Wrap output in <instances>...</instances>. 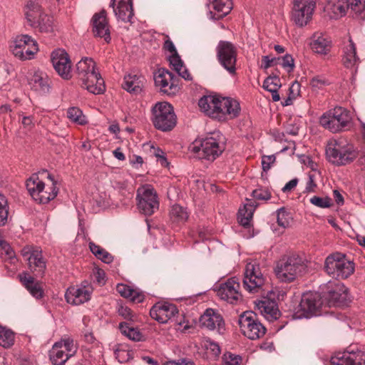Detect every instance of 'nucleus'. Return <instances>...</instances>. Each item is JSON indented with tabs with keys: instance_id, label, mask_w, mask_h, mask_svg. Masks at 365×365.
I'll return each instance as SVG.
<instances>
[{
	"instance_id": "nucleus-23",
	"label": "nucleus",
	"mask_w": 365,
	"mask_h": 365,
	"mask_svg": "<svg viewBox=\"0 0 365 365\" xmlns=\"http://www.w3.org/2000/svg\"><path fill=\"white\" fill-rule=\"evenodd\" d=\"M202 327L209 330H217L221 334L225 330V322L222 317L212 309H207L200 318Z\"/></svg>"
},
{
	"instance_id": "nucleus-50",
	"label": "nucleus",
	"mask_w": 365,
	"mask_h": 365,
	"mask_svg": "<svg viewBox=\"0 0 365 365\" xmlns=\"http://www.w3.org/2000/svg\"><path fill=\"white\" fill-rule=\"evenodd\" d=\"M301 85L298 82H294L289 88L288 96L284 101L282 102V106H287L293 103L294 101L297 99L300 95Z\"/></svg>"
},
{
	"instance_id": "nucleus-19",
	"label": "nucleus",
	"mask_w": 365,
	"mask_h": 365,
	"mask_svg": "<svg viewBox=\"0 0 365 365\" xmlns=\"http://www.w3.org/2000/svg\"><path fill=\"white\" fill-rule=\"evenodd\" d=\"M93 292L92 285L88 282H84L80 286L68 288L65 294V298L68 304L80 305L91 299Z\"/></svg>"
},
{
	"instance_id": "nucleus-31",
	"label": "nucleus",
	"mask_w": 365,
	"mask_h": 365,
	"mask_svg": "<svg viewBox=\"0 0 365 365\" xmlns=\"http://www.w3.org/2000/svg\"><path fill=\"white\" fill-rule=\"evenodd\" d=\"M29 85L32 90L36 91L40 95H44L49 92L50 79L43 72L35 71L29 79Z\"/></svg>"
},
{
	"instance_id": "nucleus-11",
	"label": "nucleus",
	"mask_w": 365,
	"mask_h": 365,
	"mask_svg": "<svg viewBox=\"0 0 365 365\" xmlns=\"http://www.w3.org/2000/svg\"><path fill=\"white\" fill-rule=\"evenodd\" d=\"M304 268L302 259L292 255L279 260L275 269L277 278L282 282H292Z\"/></svg>"
},
{
	"instance_id": "nucleus-5",
	"label": "nucleus",
	"mask_w": 365,
	"mask_h": 365,
	"mask_svg": "<svg viewBox=\"0 0 365 365\" xmlns=\"http://www.w3.org/2000/svg\"><path fill=\"white\" fill-rule=\"evenodd\" d=\"M151 120L154 127L163 132L172 130L177 124L173 107L167 102L156 103L152 108Z\"/></svg>"
},
{
	"instance_id": "nucleus-18",
	"label": "nucleus",
	"mask_w": 365,
	"mask_h": 365,
	"mask_svg": "<svg viewBox=\"0 0 365 365\" xmlns=\"http://www.w3.org/2000/svg\"><path fill=\"white\" fill-rule=\"evenodd\" d=\"M315 6V0H294L293 21L299 26L307 25L312 19Z\"/></svg>"
},
{
	"instance_id": "nucleus-29",
	"label": "nucleus",
	"mask_w": 365,
	"mask_h": 365,
	"mask_svg": "<svg viewBox=\"0 0 365 365\" xmlns=\"http://www.w3.org/2000/svg\"><path fill=\"white\" fill-rule=\"evenodd\" d=\"M145 78L142 75L129 73L124 76L122 87L131 94H140L145 86Z\"/></svg>"
},
{
	"instance_id": "nucleus-47",
	"label": "nucleus",
	"mask_w": 365,
	"mask_h": 365,
	"mask_svg": "<svg viewBox=\"0 0 365 365\" xmlns=\"http://www.w3.org/2000/svg\"><path fill=\"white\" fill-rule=\"evenodd\" d=\"M14 332L6 327L0 326V346L9 348L14 344Z\"/></svg>"
},
{
	"instance_id": "nucleus-16",
	"label": "nucleus",
	"mask_w": 365,
	"mask_h": 365,
	"mask_svg": "<svg viewBox=\"0 0 365 365\" xmlns=\"http://www.w3.org/2000/svg\"><path fill=\"white\" fill-rule=\"evenodd\" d=\"M264 284V277L260 270L259 265L256 262H249L246 264L243 286L251 293L259 292Z\"/></svg>"
},
{
	"instance_id": "nucleus-43",
	"label": "nucleus",
	"mask_w": 365,
	"mask_h": 365,
	"mask_svg": "<svg viewBox=\"0 0 365 365\" xmlns=\"http://www.w3.org/2000/svg\"><path fill=\"white\" fill-rule=\"evenodd\" d=\"M119 330L121 334L134 341H140L143 340V333L137 327L130 326L128 322H121L119 324Z\"/></svg>"
},
{
	"instance_id": "nucleus-42",
	"label": "nucleus",
	"mask_w": 365,
	"mask_h": 365,
	"mask_svg": "<svg viewBox=\"0 0 365 365\" xmlns=\"http://www.w3.org/2000/svg\"><path fill=\"white\" fill-rule=\"evenodd\" d=\"M281 86L280 78L277 76L267 77L263 83V88L272 93V98L274 102L280 100L278 90Z\"/></svg>"
},
{
	"instance_id": "nucleus-13",
	"label": "nucleus",
	"mask_w": 365,
	"mask_h": 365,
	"mask_svg": "<svg viewBox=\"0 0 365 365\" xmlns=\"http://www.w3.org/2000/svg\"><path fill=\"white\" fill-rule=\"evenodd\" d=\"M324 305L320 294L317 292L304 293L300 303L296 308L294 317L296 318H309L317 315L319 309Z\"/></svg>"
},
{
	"instance_id": "nucleus-26",
	"label": "nucleus",
	"mask_w": 365,
	"mask_h": 365,
	"mask_svg": "<svg viewBox=\"0 0 365 365\" xmlns=\"http://www.w3.org/2000/svg\"><path fill=\"white\" fill-rule=\"evenodd\" d=\"M202 147V158L208 160H214L223 151V147L220 145V140L215 137H207L200 143Z\"/></svg>"
},
{
	"instance_id": "nucleus-36",
	"label": "nucleus",
	"mask_w": 365,
	"mask_h": 365,
	"mask_svg": "<svg viewBox=\"0 0 365 365\" xmlns=\"http://www.w3.org/2000/svg\"><path fill=\"white\" fill-rule=\"evenodd\" d=\"M255 208V202L248 200L242 207L239 209L237 220L239 223L244 227L249 228L251 227Z\"/></svg>"
},
{
	"instance_id": "nucleus-56",
	"label": "nucleus",
	"mask_w": 365,
	"mask_h": 365,
	"mask_svg": "<svg viewBox=\"0 0 365 365\" xmlns=\"http://www.w3.org/2000/svg\"><path fill=\"white\" fill-rule=\"evenodd\" d=\"M252 195L257 200H267L271 197V192L268 188H257L252 192Z\"/></svg>"
},
{
	"instance_id": "nucleus-24",
	"label": "nucleus",
	"mask_w": 365,
	"mask_h": 365,
	"mask_svg": "<svg viewBox=\"0 0 365 365\" xmlns=\"http://www.w3.org/2000/svg\"><path fill=\"white\" fill-rule=\"evenodd\" d=\"M175 305L169 303H157L150 311V317L159 323H167L178 314Z\"/></svg>"
},
{
	"instance_id": "nucleus-39",
	"label": "nucleus",
	"mask_w": 365,
	"mask_h": 365,
	"mask_svg": "<svg viewBox=\"0 0 365 365\" xmlns=\"http://www.w3.org/2000/svg\"><path fill=\"white\" fill-rule=\"evenodd\" d=\"M76 70L78 80L86 79V76L98 72L96 63L92 58L88 57L83 58L77 63Z\"/></svg>"
},
{
	"instance_id": "nucleus-32",
	"label": "nucleus",
	"mask_w": 365,
	"mask_h": 365,
	"mask_svg": "<svg viewBox=\"0 0 365 365\" xmlns=\"http://www.w3.org/2000/svg\"><path fill=\"white\" fill-rule=\"evenodd\" d=\"M116 291L121 297L129 299L134 304L142 303L145 299V295L142 290L125 284H118L116 286Z\"/></svg>"
},
{
	"instance_id": "nucleus-51",
	"label": "nucleus",
	"mask_w": 365,
	"mask_h": 365,
	"mask_svg": "<svg viewBox=\"0 0 365 365\" xmlns=\"http://www.w3.org/2000/svg\"><path fill=\"white\" fill-rule=\"evenodd\" d=\"M118 313L119 316L122 317L125 319L133 322L138 321V316L126 305H119L118 307Z\"/></svg>"
},
{
	"instance_id": "nucleus-6",
	"label": "nucleus",
	"mask_w": 365,
	"mask_h": 365,
	"mask_svg": "<svg viewBox=\"0 0 365 365\" xmlns=\"http://www.w3.org/2000/svg\"><path fill=\"white\" fill-rule=\"evenodd\" d=\"M319 123L324 128L332 133L347 130L351 127V115L342 107H335L324 113Z\"/></svg>"
},
{
	"instance_id": "nucleus-20",
	"label": "nucleus",
	"mask_w": 365,
	"mask_h": 365,
	"mask_svg": "<svg viewBox=\"0 0 365 365\" xmlns=\"http://www.w3.org/2000/svg\"><path fill=\"white\" fill-rule=\"evenodd\" d=\"M51 63L56 73L63 79L71 78V61L68 54L63 49H56L51 53Z\"/></svg>"
},
{
	"instance_id": "nucleus-49",
	"label": "nucleus",
	"mask_w": 365,
	"mask_h": 365,
	"mask_svg": "<svg viewBox=\"0 0 365 365\" xmlns=\"http://www.w3.org/2000/svg\"><path fill=\"white\" fill-rule=\"evenodd\" d=\"M170 217L173 221L180 223L185 222L187 219L188 215L182 206L175 205L170 211Z\"/></svg>"
},
{
	"instance_id": "nucleus-22",
	"label": "nucleus",
	"mask_w": 365,
	"mask_h": 365,
	"mask_svg": "<svg viewBox=\"0 0 365 365\" xmlns=\"http://www.w3.org/2000/svg\"><path fill=\"white\" fill-rule=\"evenodd\" d=\"M154 81L155 86L167 95H173L178 91V86L173 80V74L168 70L158 69L155 73Z\"/></svg>"
},
{
	"instance_id": "nucleus-4",
	"label": "nucleus",
	"mask_w": 365,
	"mask_h": 365,
	"mask_svg": "<svg viewBox=\"0 0 365 365\" xmlns=\"http://www.w3.org/2000/svg\"><path fill=\"white\" fill-rule=\"evenodd\" d=\"M321 291L324 306L341 307L350 301L349 289L341 282L329 281L321 287Z\"/></svg>"
},
{
	"instance_id": "nucleus-40",
	"label": "nucleus",
	"mask_w": 365,
	"mask_h": 365,
	"mask_svg": "<svg viewBox=\"0 0 365 365\" xmlns=\"http://www.w3.org/2000/svg\"><path fill=\"white\" fill-rule=\"evenodd\" d=\"M257 307L261 314L267 319H277L279 316V309L274 301L268 299L259 301Z\"/></svg>"
},
{
	"instance_id": "nucleus-63",
	"label": "nucleus",
	"mask_w": 365,
	"mask_h": 365,
	"mask_svg": "<svg viewBox=\"0 0 365 365\" xmlns=\"http://www.w3.org/2000/svg\"><path fill=\"white\" fill-rule=\"evenodd\" d=\"M5 252L6 257L4 258V260L5 262L6 263V266H7V264H10L15 266L18 262V259L16 257L14 251L11 248L8 247Z\"/></svg>"
},
{
	"instance_id": "nucleus-9",
	"label": "nucleus",
	"mask_w": 365,
	"mask_h": 365,
	"mask_svg": "<svg viewBox=\"0 0 365 365\" xmlns=\"http://www.w3.org/2000/svg\"><path fill=\"white\" fill-rule=\"evenodd\" d=\"M77 351V346L71 337L55 342L49 351V359L53 365H64Z\"/></svg>"
},
{
	"instance_id": "nucleus-38",
	"label": "nucleus",
	"mask_w": 365,
	"mask_h": 365,
	"mask_svg": "<svg viewBox=\"0 0 365 365\" xmlns=\"http://www.w3.org/2000/svg\"><path fill=\"white\" fill-rule=\"evenodd\" d=\"M58 194V189L56 183L51 178L50 175H48L47 183L44 189L41 190L40 195L36 198L35 201L38 203L46 204L50 200L54 199Z\"/></svg>"
},
{
	"instance_id": "nucleus-17",
	"label": "nucleus",
	"mask_w": 365,
	"mask_h": 365,
	"mask_svg": "<svg viewBox=\"0 0 365 365\" xmlns=\"http://www.w3.org/2000/svg\"><path fill=\"white\" fill-rule=\"evenodd\" d=\"M240 289L239 279L236 277H231L219 285L217 289V294L221 299L230 304H236L242 298Z\"/></svg>"
},
{
	"instance_id": "nucleus-44",
	"label": "nucleus",
	"mask_w": 365,
	"mask_h": 365,
	"mask_svg": "<svg viewBox=\"0 0 365 365\" xmlns=\"http://www.w3.org/2000/svg\"><path fill=\"white\" fill-rule=\"evenodd\" d=\"M67 118L73 123L79 125H85L88 121L83 111L77 107H71L66 112Z\"/></svg>"
},
{
	"instance_id": "nucleus-37",
	"label": "nucleus",
	"mask_w": 365,
	"mask_h": 365,
	"mask_svg": "<svg viewBox=\"0 0 365 365\" xmlns=\"http://www.w3.org/2000/svg\"><path fill=\"white\" fill-rule=\"evenodd\" d=\"M19 279L22 284L33 297L36 299L42 297L43 289L41 284L36 282L33 277L26 272H24L19 275Z\"/></svg>"
},
{
	"instance_id": "nucleus-61",
	"label": "nucleus",
	"mask_w": 365,
	"mask_h": 365,
	"mask_svg": "<svg viewBox=\"0 0 365 365\" xmlns=\"http://www.w3.org/2000/svg\"><path fill=\"white\" fill-rule=\"evenodd\" d=\"M84 341L86 343L88 344V345H91L90 347H88V349H101L99 342L95 339L94 336L92 333L86 332L84 334L83 336Z\"/></svg>"
},
{
	"instance_id": "nucleus-14",
	"label": "nucleus",
	"mask_w": 365,
	"mask_h": 365,
	"mask_svg": "<svg viewBox=\"0 0 365 365\" xmlns=\"http://www.w3.org/2000/svg\"><path fill=\"white\" fill-rule=\"evenodd\" d=\"M21 255L27 262L29 269L36 276L43 274L46 268V262L43 257L42 250L34 245H26L22 248Z\"/></svg>"
},
{
	"instance_id": "nucleus-2",
	"label": "nucleus",
	"mask_w": 365,
	"mask_h": 365,
	"mask_svg": "<svg viewBox=\"0 0 365 365\" xmlns=\"http://www.w3.org/2000/svg\"><path fill=\"white\" fill-rule=\"evenodd\" d=\"M326 154L329 162L341 166L352 163L357 158L358 151L346 138L340 137L328 142Z\"/></svg>"
},
{
	"instance_id": "nucleus-59",
	"label": "nucleus",
	"mask_w": 365,
	"mask_h": 365,
	"mask_svg": "<svg viewBox=\"0 0 365 365\" xmlns=\"http://www.w3.org/2000/svg\"><path fill=\"white\" fill-rule=\"evenodd\" d=\"M279 63H281L282 67L288 72L292 71L294 66V59L289 54H286L284 57L280 58Z\"/></svg>"
},
{
	"instance_id": "nucleus-10",
	"label": "nucleus",
	"mask_w": 365,
	"mask_h": 365,
	"mask_svg": "<svg viewBox=\"0 0 365 365\" xmlns=\"http://www.w3.org/2000/svg\"><path fill=\"white\" fill-rule=\"evenodd\" d=\"M351 9L356 14H360L365 9V0H329L324 11L331 19H339Z\"/></svg>"
},
{
	"instance_id": "nucleus-55",
	"label": "nucleus",
	"mask_w": 365,
	"mask_h": 365,
	"mask_svg": "<svg viewBox=\"0 0 365 365\" xmlns=\"http://www.w3.org/2000/svg\"><path fill=\"white\" fill-rule=\"evenodd\" d=\"M242 359L240 355L227 352L222 356L223 365H241Z\"/></svg>"
},
{
	"instance_id": "nucleus-45",
	"label": "nucleus",
	"mask_w": 365,
	"mask_h": 365,
	"mask_svg": "<svg viewBox=\"0 0 365 365\" xmlns=\"http://www.w3.org/2000/svg\"><path fill=\"white\" fill-rule=\"evenodd\" d=\"M89 248L95 257L101 260L103 262L110 264L113 262V257L101 246L96 245L93 242H89Z\"/></svg>"
},
{
	"instance_id": "nucleus-3",
	"label": "nucleus",
	"mask_w": 365,
	"mask_h": 365,
	"mask_svg": "<svg viewBox=\"0 0 365 365\" xmlns=\"http://www.w3.org/2000/svg\"><path fill=\"white\" fill-rule=\"evenodd\" d=\"M325 272L332 278L346 279L354 272V263L344 254L334 252L329 255L324 261Z\"/></svg>"
},
{
	"instance_id": "nucleus-52",
	"label": "nucleus",
	"mask_w": 365,
	"mask_h": 365,
	"mask_svg": "<svg viewBox=\"0 0 365 365\" xmlns=\"http://www.w3.org/2000/svg\"><path fill=\"white\" fill-rule=\"evenodd\" d=\"M291 219L290 214L284 208H280L277 210V221L280 227H287L290 224Z\"/></svg>"
},
{
	"instance_id": "nucleus-35",
	"label": "nucleus",
	"mask_w": 365,
	"mask_h": 365,
	"mask_svg": "<svg viewBox=\"0 0 365 365\" xmlns=\"http://www.w3.org/2000/svg\"><path fill=\"white\" fill-rule=\"evenodd\" d=\"M24 14L29 25L36 24L37 20L44 14L38 0H29L24 6Z\"/></svg>"
},
{
	"instance_id": "nucleus-27",
	"label": "nucleus",
	"mask_w": 365,
	"mask_h": 365,
	"mask_svg": "<svg viewBox=\"0 0 365 365\" xmlns=\"http://www.w3.org/2000/svg\"><path fill=\"white\" fill-rule=\"evenodd\" d=\"M110 6L113 7L118 20L124 22L130 21L133 16L132 0H111Z\"/></svg>"
},
{
	"instance_id": "nucleus-41",
	"label": "nucleus",
	"mask_w": 365,
	"mask_h": 365,
	"mask_svg": "<svg viewBox=\"0 0 365 365\" xmlns=\"http://www.w3.org/2000/svg\"><path fill=\"white\" fill-rule=\"evenodd\" d=\"M47 182H45L41 180L37 174H33L26 181V188L28 192L35 200L40 195L41 190L44 189Z\"/></svg>"
},
{
	"instance_id": "nucleus-58",
	"label": "nucleus",
	"mask_w": 365,
	"mask_h": 365,
	"mask_svg": "<svg viewBox=\"0 0 365 365\" xmlns=\"http://www.w3.org/2000/svg\"><path fill=\"white\" fill-rule=\"evenodd\" d=\"M280 58L270 57L269 56H264L262 58L261 67L267 69L279 63Z\"/></svg>"
},
{
	"instance_id": "nucleus-8",
	"label": "nucleus",
	"mask_w": 365,
	"mask_h": 365,
	"mask_svg": "<svg viewBox=\"0 0 365 365\" xmlns=\"http://www.w3.org/2000/svg\"><path fill=\"white\" fill-rule=\"evenodd\" d=\"M238 323L242 334L251 340L258 339L266 333V328L253 312L247 311L240 314Z\"/></svg>"
},
{
	"instance_id": "nucleus-21",
	"label": "nucleus",
	"mask_w": 365,
	"mask_h": 365,
	"mask_svg": "<svg viewBox=\"0 0 365 365\" xmlns=\"http://www.w3.org/2000/svg\"><path fill=\"white\" fill-rule=\"evenodd\" d=\"M331 365H365V354L355 346H350L343 353L331 359Z\"/></svg>"
},
{
	"instance_id": "nucleus-1",
	"label": "nucleus",
	"mask_w": 365,
	"mask_h": 365,
	"mask_svg": "<svg viewBox=\"0 0 365 365\" xmlns=\"http://www.w3.org/2000/svg\"><path fill=\"white\" fill-rule=\"evenodd\" d=\"M202 112L206 115L219 121H227L240 115V103L232 98L207 96L202 97L198 102Z\"/></svg>"
},
{
	"instance_id": "nucleus-60",
	"label": "nucleus",
	"mask_w": 365,
	"mask_h": 365,
	"mask_svg": "<svg viewBox=\"0 0 365 365\" xmlns=\"http://www.w3.org/2000/svg\"><path fill=\"white\" fill-rule=\"evenodd\" d=\"M205 346L207 351H210L214 357L218 356L221 352L220 346L212 341H206Z\"/></svg>"
},
{
	"instance_id": "nucleus-54",
	"label": "nucleus",
	"mask_w": 365,
	"mask_h": 365,
	"mask_svg": "<svg viewBox=\"0 0 365 365\" xmlns=\"http://www.w3.org/2000/svg\"><path fill=\"white\" fill-rule=\"evenodd\" d=\"M8 218V203L4 195L0 194V226L4 225Z\"/></svg>"
},
{
	"instance_id": "nucleus-7",
	"label": "nucleus",
	"mask_w": 365,
	"mask_h": 365,
	"mask_svg": "<svg viewBox=\"0 0 365 365\" xmlns=\"http://www.w3.org/2000/svg\"><path fill=\"white\" fill-rule=\"evenodd\" d=\"M10 51L13 55L21 61L34 58L38 51V46L35 39L27 34L16 36L10 43Z\"/></svg>"
},
{
	"instance_id": "nucleus-62",
	"label": "nucleus",
	"mask_w": 365,
	"mask_h": 365,
	"mask_svg": "<svg viewBox=\"0 0 365 365\" xmlns=\"http://www.w3.org/2000/svg\"><path fill=\"white\" fill-rule=\"evenodd\" d=\"M328 83H329L325 78L319 76L314 77L310 82V85L312 86V88L318 89L322 88Z\"/></svg>"
},
{
	"instance_id": "nucleus-34",
	"label": "nucleus",
	"mask_w": 365,
	"mask_h": 365,
	"mask_svg": "<svg viewBox=\"0 0 365 365\" xmlns=\"http://www.w3.org/2000/svg\"><path fill=\"white\" fill-rule=\"evenodd\" d=\"M331 46V41L325 34L322 33L313 34L310 42V47L314 53L325 55L329 52Z\"/></svg>"
},
{
	"instance_id": "nucleus-28",
	"label": "nucleus",
	"mask_w": 365,
	"mask_h": 365,
	"mask_svg": "<svg viewBox=\"0 0 365 365\" xmlns=\"http://www.w3.org/2000/svg\"><path fill=\"white\" fill-rule=\"evenodd\" d=\"M86 79H80L81 86L89 93L98 95L106 90L104 80L99 72L91 73L85 77Z\"/></svg>"
},
{
	"instance_id": "nucleus-57",
	"label": "nucleus",
	"mask_w": 365,
	"mask_h": 365,
	"mask_svg": "<svg viewBox=\"0 0 365 365\" xmlns=\"http://www.w3.org/2000/svg\"><path fill=\"white\" fill-rule=\"evenodd\" d=\"M169 61L175 71H180L183 68V62L178 53L171 54L169 57Z\"/></svg>"
},
{
	"instance_id": "nucleus-33",
	"label": "nucleus",
	"mask_w": 365,
	"mask_h": 365,
	"mask_svg": "<svg viewBox=\"0 0 365 365\" xmlns=\"http://www.w3.org/2000/svg\"><path fill=\"white\" fill-rule=\"evenodd\" d=\"M232 9L231 0H212L210 3L211 18L219 20L226 16Z\"/></svg>"
},
{
	"instance_id": "nucleus-64",
	"label": "nucleus",
	"mask_w": 365,
	"mask_h": 365,
	"mask_svg": "<svg viewBox=\"0 0 365 365\" xmlns=\"http://www.w3.org/2000/svg\"><path fill=\"white\" fill-rule=\"evenodd\" d=\"M166 365H195V363L187 359L182 358L177 360H170L166 362Z\"/></svg>"
},
{
	"instance_id": "nucleus-12",
	"label": "nucleus",
	"mask_w": 365,
	"mask_h": 365,
	"mask_svg": "<svg viewBox=\"0 0 365 365\" xmlns=\"http://www.w3.org/2000/svg\"><path fill=\"white\" fill-rule=\"evenodd\" d=\"M217 57L220 64L230 75H236V63L237 56V48L230 42L221 41L217 48Z\"/></svg>"
},
{
	"instance_id": "nucleus-48",
	"label": "nucleus",
	"mask_w": 365,
	"mask_h": 365,
	"mask_svg": "<svg viewBox=\"0 0 365 365\" xmlns=\"http://www.w3.org/2000/svg\"><path fill=\"white\" fill-rule=\"evenodd\" d=\"M116 359L120 363H125L129 361L133 356V352L129 349L128 345L124 344H118L114 351Z\"/></svg>"
},
{
	"instance_id": "nucleus-30",
	"label": "nucleus",
	"mask_w": 365,
	"mask_h": 365,
	"mask_svg": "<svg viewBox=\"0 0 365 365\" xmlns=\"http://www.w3.org/2000/svg\"><path fill=\"white\" fill-rule=\"evenodd\" d=\"M342 63L344 66L349 69L357 70L360 59L356 55V48L353 41L349 38L347 43L343 48Z\"/></svg>"
},
{
	"instance_id": "nucleus-53",
	"label": "nucleus",
	"mask_w": 365,
	"mask_h": 365,
	"mask_svg": "<svg viewBox=\"0 0 365 365\" xmlns=\"http://www.w3.org/2000/svg\"><path fill=\"white\" fill-rule=\"evenodd\" d=\"M309 202L313 205L320 208H328L332 205L331 199L329 197L313 196L310 198Z\"/></svg>"
},
{
	"instance_id": "nucleus-46",
	"label": "nucleus",
	"mask_w": 365,
	"mask_h": 365,
	"mask_svg": "<svg viewBox=\"0 0 365 365\" xmlns=\"http://www.w3.org/2000/svg\"><path fill=\"white\" fill-rule=\"evenodd\" d=\"M36 24L30 25L34 28H38L41 33H51L53 31V19L52 16L43 14L37 20Z\"/></svg>"
},
{
	"instance_id": "nucleus-25",
	"label": "nucleus",
	"mask_w": 365,
	"mask_h": 365,
	"mask_svg": "<svg viewBox=\"0 0 365 365\" xmlns=\"http://www.w3.org/2000/svg\"><path fill=\"white\" fill-rule=\"evenodd\" d=\"M93 31L96 36L103 38L108 43L110 40V29L106 18V12L103 10L96 13L92 18Z\"/></svg>"
},
{
	"instance_id": "nucleus-15",
	"label": "nucleus",
	"mask_w": 365,
	"mask_h": 365,
	"mask_svg": "<svg viewBox=\"0 0 365 365\" xmlns=\"http://www.w3.org/2000/svg\"><path fill=\"white\" fill-rule=\"evenodd\" d=\"M137 200L138 209L145 215H151L158 209L156 192L150 185H143L138 189Z\"/></svg>"
}]
</instances>
